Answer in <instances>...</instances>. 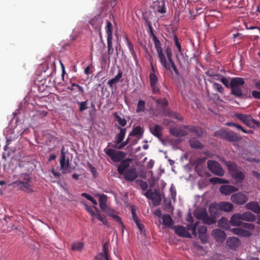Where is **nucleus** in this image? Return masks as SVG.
I'll list each match as a JSON object with an SVG mask.
<instances>
[{"mask_svg":"<svg viewBox=\"0 0 260 260\" xmlns=\"http://www.w3.org/2000/svg\"><path fill=\"white\" fill-rule=\"evenodd\" d=\"M220 80L226 88H231V93L232 95L240 99L247 98L246 93L243 92L242 89V86L245 84L243 78L241 77L232 78L230 83L229 80L223 77H222Z\"/></svg>","mask_w":260,"mask_h":260,"instance_id":"nucleus-1","label":"nucleus"},{"mask_svg":"<svg viewBox=\"0 0 260 260\" xmlns=\"http://www.w3.org/2000/svg\"><path fill=\"white\" fill-rule=\"evenodd\" d=\"M31 177L28 173H22L19 179L13 182V184L18 186L20 190L28 193L34 191L31 185Z\"/></svg>","mask_w":260,"mask_h":260,"instance_id":"nucleus-2","label":"nucleus"},{"mask_svg":"<svg viewBox=\"0 0 260 260\" xmlns=\"http://www.w3.org/2000/svg\"><path fill=\"white\" fill-rule=\"evenodd\" d=\"M225 164L232 178L237 183H241L245 178L244 173L234 162L229 161Z\"/></svg>","mask_w":260,"mask_h":260,"instance_id":"nucleus-3","label":"nucleus"},{"mask_svg":"<svg viewBox=\"0 0 260 260\" xmlns=\"http://www.w3.org/2000/svg\"><path fill=\"white\" fill-rule=\"evenodd\" d=\"M199 222L198 221L195 222L191 227L189 228L192 232L193 236H196L197 235V229H198V233L199 235V238L200 239L203 243H206L208 242V238L207 234V228L205 225H198Z\"/></svg>","mask_w":260,"mask_h":260,"instance_id":"nucleus-4","label":"nucleus"},{"mask_svg":"<svg viewBox=\"0 0 260 260\" xmlns=\"http://www.w3.org/2000/svg\"><path fill=\"white\" fill-rule=\"evenodd\" d=\"M153 41L161 64L166 70H170V66L167 63V58L164 53L160 41L156 36H154Z\"/></svg>","mask_w":260,"mask_h":260,"instance_id":"nucleus-5","label":"nucleus"},{"mask_svg":"<svg viewBox=\"0 0 260 260\" xmlns=\"http://www.w3.org/2000/svg\"><path fill=\"white\" fill-rule=\"evenodd\" d=\"M234 116L249 127H260L259 121L254 119L250 115L236 113Z\"/></svg>","mask_w":260,"mask_h":260,"instance_id":"nucleus-6","label":"nucleus"},{"mask_svg":"<svg viewBox=\"0 0 260 260\" xmlns=\"http://www.w3.org/2000/svg\"><path fill=\"white\" fill-rule=\"evenodd\" d=\"M104 152L115 162L121 161L126 155L124 152L116 150L112 148H105Z\"/></svg>","mask_w":260,"mask_h":260,"instance_id":"nucleus-7","label":"nucleus"},{"mask_svg":"<svg viewBox=\"0 0 260 260\" xmlns=\"http://www.w3.org/2000/svg\"><path fill=\"white\" fill-rule=\"evenodd\" d=\"M207 164L209 170L214 174L219 176H222L224 175V170L216 161L209 160Z\"/></svg>","mask_w":260,"mask_h":260,"instance_id":"nucleus-8","label":"nucleus"},{"mask_svg":"<svg viewBox=\"0 0 260 260\" xmlns=\"http://www.w3.org/2000/svg\"><path fill=\"white\" fill-rule=\"evenodd\" d=\"M64 148L63 147L61 151V158L60 159V168L63 174H67L72 172V169L70 165L69 159H66V154L64 152Z\"/></svg>","mask_w":260,"mask_h":260,"instance_id":"nucleus-9","label":"nucleus"},{"mask_svg":"<svg viewBox=\"0 0 260 260\" xmlns=\"http://www.w3.org/2000/svg\"><path fill=\"white\" fill-rule=\"evenodd\" d=\"M218 204L216 203H211L209 207V224H213L216 222V217L218 216L219 212V208L217 207Z\"/></svg>","mask_w":260,"mask_h":260,"instance_id":"nucleus-10","label":"nucleus"},{"mask_svg":"<svg viewBox=\"0 0 260 260\" xmlns=\"http://www.w3.org/2000/svg\"><path fill=\"white\" fill-rule=\"evenodd\" d=\"M150 84L152 93L158 94L160 92V84L155 74L150 73L149 74Z\"/></svg>","mask_w":260,"mask_h":260,"instance_id":"nucleus-11","label":"nucleus"},{"mask_svg":"<svg viewBox=\"0 0 260 260\" xmlns=\"http://www.w3.org/2000/svg\"><path fill=\"white\" fill-rule=\"evenodd\" d=\"M215 134H219L225 140L230 142H236L239 140L237 134L233 131H220Z\"/></svg>","mask_w":260,"mask_h":260,"instance_id":"nucleus-12","label":"nucleus"},{"mask_svg":"<svg viewBox=\"0 0 260 260\" xmlns=\"http://www.w3.org/2000/svg\"><path fill=\"white\" fill-rule=\"evenodd\" d=\"M124 179L129 182L135 180L138 176V174L136 168L134 166H132L128 169H127L125 173L123 174Z\"/></svg>","mask_w":260,"mask_h":260,"instance_id":"nucleus-13","label":"nucleus"},{"mask_svg":"<svg viewBox=\"0 0 260 260\" xmlns=\"http://www.w3.org/2000/svg\"><path fill=\"white\" fill-rule=\"evenodd\" d=\"M231 200L236 204L243 205L248 201V198L241 192H237L231 196Z\"/></svg>","mask_w":260,"mask_h":260,"instance_id":"nucleus-14","label":"nucleus"},{"mask_svg":"<svg viewBox=\"0 0 260 260\" xmlns=\"http://www.w3.org/2000/svg\"><path fill=\"white\" fill-rule=\"evenodd\" d=\"M165 52L166 53L167 57L168 59V64L170 66V68L172 67L173 70H174L175 73L178 75H179V71L177 69L174 62L173 61L172 56V49L170 47H167L165 49ZM171 71V70H169Z\"/></svg>","mask_w":260,"mask_h":260,"instance_id":"nucleus-15","label":"nucleus"},{"mask_svg":"<svg viewBox=\"0 0 260 260\" xmlns=\"http://www.w3.org/2000/svg\"><path fill=\"white\" fill-rule=\"evenodd\" d=\"M103 252L99 253L95 257V260H110L109 252V244L105 242L103 246Z\"/></svg>","mask_w":260,"mask_h":260,"instance_id":"nucleus-16","label":"nucleus"},{"mask_svg":"<svg viewBox=\"0 0 260 260\" xmlns=\"http://www.w3.org/2000/svg\"><path fill=\"white\" fill-rule=\"evenodd\" d=\"M132 159L131 158L123 159L121 161L120 165L117 167V171L120 175H123L130 165V162H132Z\"/></svg>","mask_w":260,"mask_h":260,"instance_id":"nucleus-17","label":"nucleus"},{"mask_svg":"<svg viewBox=\"0 0 260 260\" xmlns=\"http://www.w3.org/2000/svg\"><path fill=\"white\" fill-rule=\"evenodd\" d=\"M195 216L198 219L203 220V223L206 224H209V216L205 209H202L196 212Z\"/></svg>","mask_w":260,"mask_h":260,"instance_id":"nucleus-18","label":"nucleus"},{"mask_svg":"<svg viewBox=\"0 0 260 260\" xmlns=\"http://www.w3.org/2000/svg\"><path fill=\"white\" fill-rule=\"evenodd\" d=\"M172 229H173L175 233L180 237L191 238L190 234L187 231L185 228L183 226H174Z\"/></svg>","mask_w":260,"mask_h":260,"instance_id":"nucleus-19","label":"nucleus"},{"mask_svg":"<svg viewBox=\"0 0 260 260\" xmlns=\"http://www.w3.org/2000/svg\"><path fill=\"white\" fill-rule=\"evenodd\" d=\"M228 246L232 250H235L240 244V240L235 237H229L226 241Z\"/></svg>","mask_w":260,"mask_h":260,"instance_id":"nucleus-20","label":"nucleus"},{"mask_svg":"<svg viewBox=\"0 0 260 260\" xmlns=\"http://www.w3.org/2000/svg\"><path fill=\"white\" fill-rule=\"evenodd\" d=\"M219 190L221 194L229 195L231 193L237 191L238 188L232 185H223L220 186Z\"/></svg>","mask_w":260,"mask_h":260,"instance_id":"nucleus-21","label":"nucleus"},{"mask_svg":"<svg viewBox=\"0 0 260 260\" xmlns=\"http://www.w3.org/2000/svg\"><path fill=\"white\" fill-rule=\"evenodd\" d=\"M185 127H172L170 128V133L175 137L185 136L187 135V133L185 129Z\"/></svg>","mask_w":260,"mask_h":260,"instance_id":"nucleus-22","label":"nucleus"},{"mask_svg":"<svg viewBox=\"0 0 260 260\" xmlns=\"http://www.w3.org/2000/svg\"><path fill=\"white\" fill-rule=\"evenodd\" d=\"M153 7L159 13L162 14L166 12L165 0H156L154 2Z\"/></svg>","mask_w":260,"mask_h":260,"instance_id":"nucleus-23","label":"nucleus"},{"mask_svg":"<svg viewBox=\"0 0 260 260\" xmlns=\"http://www.w3.org/2000/svg\"><path fill=\"white\" fill-rule=\"evenodd\" d=\"M217 204L219 210L226 212H231L234 208L233 204L229 202L223 201Z\"/></svg>","mask_w":260,"mask_h":260,"instance_id":"nucleus-24","label":"nucleus"},{"mask_svg":"<svg viewBox=\"0 0 260 260\" xmlns=\"http://www.w3.org/2000/svg\"><path fill=\"white\" fill-rule=\"evenodd\" d=\"M212 235L217 241L223 242L226 236L225 232L220 229H215L212 231Z\"/></svg>","mask_w":260,"mask_h":260,"instance_id":"nucleus-25","label":"nucleus"},{"mask_svg":"<svg viewBox=\"0 0 260 260\" xmlns=\"http://www.w3.org/2000/svg\"><path fill=\"white\" fill-rule=\"evenodd\" d=\"M245 208L256 214H260V206L256 202L252 201L246 204Z\"/></svg>","mask_w":260,"mask_h":260,"instance_id":"nucleus-26","label":"nucleus"},{"mask_svg":"<svg viewBox=\"0 0 260 260\" xmlns=\"http://www.w3.org/2000/svg\"><path fill=\"white\" fill-rule=\"evenodd\" d=\"M229 222L233 226L241 225L243 222L241 214L236 213L233 215Z\"/></svg>","mask_w":260,"mask_h":260,"instance_id":"nucleus-27","label":"nucleus"},{"mask_svg":"<svg viewBox=\"0 0 260 260\" xmlns=\"http://www.w3.org/2000/svg\"><path fill=\"white\" fill-rule=\"evenodd\" d=\"M151 133L156 137L160 139L162 137V128L159 125H155L154 126L149 127Z\"/></svg>","mask_w":260,"mask_h":260,"instance_id":"nucleus-28","label":"nucleus"},{"mask_svg":"<svg viewBox=\"0 0 260 260\" xmlns=\"http://www.w3.org/2000/svg\"><path fill=\"white\" fill-rule=\"evenodd\" d=\"M162 224L166 227L173 229L174 221L170 215L167 214L163 215L162 216Z\"/></svg>","mask_w":260,"mask_h":260,"instance_id":"nucleus-29","label":"nucleus"},{"mask_svg":"<svg viewBox=\"0 0 260 260\" xmlns=\"http://www.w3.org/2000/svg\"><path fill=\"white\" fill-rule=\"evenodd\" d=\"M150 199L152 200L153 204L154 206H158L161 202V197L159 192L155 191L151 192Z\"/></svg>","mask_w":260,"mask_h":260,"instance_id":"nucleus-30","label":"nucleus"},{"mask_svg":"<svg viewBox=\"0 0 260 260\" xmlns=\"http://www.w3.org/2000/svg\"><path fill=\"white\" fill-rule=\"evenodd\" d=\"M107 215L113 217L116 221L123 225L121 218L119 216L115 214V211L109 207V208L104 212Z\"/></svg>","mask_w":260,"mask_h":260,"instance_id":"nucleus-31","label":"nucleus"},{"mask_svg":"<svg viewBox=\"0 0 260 260\" xmlns=\"http://www.w3.org/2000/svg\"><path fill=\"white\" fill-rule=\"evenodd\" d=\"M242 220L253 222L255 220L256 218L254 214L249 212H245L241 214Z\"/></svg>","mask_w":260,"mask_h":260,"instance_id":"nucleus-32","label":"nucleus"},{"mask_svg":"<svg viewBox=\"0 0 260 260\" xmlns=\"http://www.w3.org/2000/svg\"><path fill=\"white\" fill-rule=\"evenodd\" d=\"M117 128L120 129V133L116 136L115 139L116 144H119L124 138L126 129L121 128L120 126H118Z\"/></svg>","mask_w":260,"mask_h":260,"instance_id":"nucleus-33","label":"nucleus"},{"mask_svg":"<svg viewBox=\"0 0 260 260\" xmlns=\"http://www.w3.org/2000/svg\"><path fill=\"white\" fill-rule=\"evenodd\" d=\"M189 144L191 148L196 149L202 148L204 146L201 142L195 138H192L189 140Z\"/></svg>","mask_w":260,"mask_h":260,"instance_id":"nucleus-34","label":"nucleus"},{"mask_svg":"<svg viewBox=\"0 0 260 260\" xmlns=\"http://www.w3.org/2000/svg\"><path fill=\"white\" fill-rule=\"evenodd\" d=\"M232 232L235 234L241 236H249L250 234L249 232L244 230L241 228H234L231 230Z\"/></svg>","mask_w":260,"mask_h":260,"instance_id":"nucleus-35","label":"nucleus"},{"mask_svg":"<svg viewBox=\"0 0 260 260\" xmlns=\"http://www.w3.org/2000/svg\"><path fill=\"white\" fill-rule=\"evenodd\" d=\"M162 115L165 116H169V117H173L176 119H178V120H182L183 119L182 117L178 113L173 112V111H170L169 110H167L165 111L162 113Z\"/></svg>","mask_w":260,"mask_h":260,"instance_id":"nucleus-36","label":"nucleus"},{"mask_svg":"<svg viewBox=\"0 0 260 260\" xmlns=\"http://www.w3.org/2000/svg\"><path fill=\"white\" fill-rule=\"evenodd\" d=\"M107 35V40L113 39V28L111 22L108 20L107 21V25L105 27Z\"/></svg>","mask_w":260,"mask_h":260,"instance_id":"nucleus-37","label":"nucleus"},{"mask_svg":"<svg viewBox=\"0 0 260 260\" xmlns=\"http://www.w3.org/2000/svg\"><path fill=\"white\" fill-rule=\"evenodd\" d=\"M122 73L121 71H119L117 75L113 78L109 80L108 81V85L111 88H113V85L119 81V79L122 77Z\"/></svg>","mask_w":260,"mask_h":260,"instance_id":"nucleus-38","label":"nucleus"},{"mask_svg":"<svg viewBox=\"0 0 260 260\" xmlns=\"http://www.w3.org/2000/svg\"><path fill=\"white\" fill-rule=\"evenodd\" d=\"M218 225L224 229L228 230L229 228L228 220L224 217H222L218 221Z\"/></svg>","mask_w":260,"mask_h":260,"instance_id":"nucleus-39","label":"nucleus"},{"mask_svg":"<svg viewBox=\"0 0 260 260\" xmlns=\"http://www.w3.org/2000/svg\"><path fill=\"white\" fill-rule=\"evenodd\" d=\"M143 132V128L140 126H137L133 128V131L130 133L129 135L132 136L142 135Z\"/></svg>","mask_w":260,"mask_h":260,"instance_id":"nucleus-40","label":"nucleus"},{"mask_svg":"<svg viewBox=\"0 0 260 260\" xmlns=\"http://www.w3.org/2000/svg\"><path fill=\"white\" fill-rule=\"evenodd\" d=\"M88 100L83 101V102H79L77 101V104L79 106V111L80 112H82L88 109Z\"/></svg>","mask_w":260,"mask_h":260,"instance_id":"nucleus-41","label":"nucleus"},{"mask_svg":"<svg viewBox=\"0 0 260 260\" xmlns=\"http://www.w3.org/2000/svg\"><path fill=\"white\" fill-rule=\"evenodd\" d=\"M210 181L213 184H224L229 183L226 180L218 177L211 178L210 179Z\"/></svg>","mask_w":260,"mask_h":260,"instance_id":"nucleus-42","label":"nucleus"},{"mask_svg":"<svg viewBox=\"0 0 260 260\" xmlns=\"http://www.w3.org/2000/svg\"><path fill=\"white\" fill-rule=\"evenodd\" d=\"M173 38H174L175 46L176 47L178 53H180L181 55H182V52L181 45L179 41V39L178 38L177 35H174Z\"/></svg>","mask_w":260,"mask_h":260,"instance_id":"nucleus-43","label":"nucleus"},{"mask_svg":"<svg viewBox=\"0 0 260 260\" xmlns=\"http://www.w3.org/2000/svg\"><path fill=\"white\" fill-rule=\"evenodd\" d=\"M126 43H127V47L129 49V50L132 56L133 57V58H134L135 60H136L137 57V55H136V54L135 51L134 50L133 44L127 39H126Z\"/></svg>","mask_w":260,"mask_h":260,"instance_id":"nucleus-44","label":"nucleus"},{"mask_svg":"<svg viewBox=\"0 0 260 260\" xmlns=\"http://www.w3.org/2000/svg\"><path fill=\"white\" fill-rule=\"evenodd\" d=\"M84 244L82 242L74 243L72 245V250L73 251H81L83 248Z\"/></svg>","mask_w":260,"mask_h":260,"instance_id":"nucleus-45","label":"nucleus"},{"mask_svg":"<svg viewBox=\"0 0 260 260\" xmlns=\"http://www.w3.org/2000/svg\"><path fill=\"white\" fill-rule=\"evenodd\" d=\"M145 109V103L143 100H139L136 109L137 112H144Z\"/></svg>","mask_w":260,"mask_h":260,"instance_id":"nucleus-46","label":"nucleus"},{"mask_svg":"<svg viewBox=\"0 0 260 260\" xmlns=\"http://www.w3.org/2000/svg\"><path fill=\"white\" fill-rule=\"evenodd\" d=\"M156 104L157 106L165 109L168 106V102L166 99H158L156 101Z\"/></svg>","mask_w":260,"mask_h":260,"instance_id":"nucleus-47","label":"nucleus"},{"mask_svg":"<svg viewBox=\"0 0 260 260\" xmlns=\"http://www.w3.org/2000/svg\"><path fill=\"white\" fill-rule=\"evenodd\" d=\"M136 183L140 186L141 188L144 191L146 190L148 188L147 183L142 180H137Z\"/></svg>","mask_w":260,"mask_h":260,"instance_id":"nucleus-48","label":"nucleus"},{"mask_svg":"<svg viewBox=\"0 0 260 260\" xmlns=\"http://www.w3.org/2000/svg\"><path fill=\"white\" fill-rule=\"evenodd\" d=\"M114 117L116 120L118 121L119 124L121 126H124L126 124V121L124 118H122L120 116H119L116 113L114 114Z\"/></svg>","mask_w":260,"mask_h":260,"instance_id":"nucleus-49","label":"nucleus"},{"mask_svg":"<svg viewBox=\"0 0 260 260\" xmlns=\"http://www.w3.org/2000/svg\"><path fill=\"white\" fill-rule=\"evenodd\" d=\"M74 87H77L78 90L80 91L82 93H83L84 92V90L83 87L74 83H72L71 86L70 87H68V89L70 90H74Z\"/></svg>","mask_w":260,"mask_h":260,"instance_id":"nucleus-50","label":"nucleus"},{"mask_svg":"<svg viewBox=\"0 0 260 260\" xmlns=\"http://www.w3.org/2000/svg\"><path fill=\"white\" fill-rule=\"evenodd\" d=\"M213 88L220 93L222 94L224 92V88L219 83H214L213 84Z\"/></svg>","mask_w":260,"mask_h":260,"instance_id":"nucleus-51","label":"nucleus"},{"mask_svg":"<svg viewBox=\"0 0 260 260\" xmlns=\"http://www.w3.org/2000/svg\"><path fill=\"white\" fill-rule=\"evenodd\" d=\"M128 142H129V139L127 138L125 141L123 142L120 145H118V144H116L115 145H112V146L113 148L121 149H122L123 148H124L128 143Z\"/></svg>","mask_w":260,"mask_h":260,"instance_id":"nucleus-52","label":"nucleus"},{"mask_svg":"<svg viewBox=\"0 0 260 260\" xmlns=\"http://www.w3.org/2000/svg\"><path fill=\"white\" fill-rule=\"evenodd\" d=\"M112 40V39L107 40L108 53L109 55H111L113 52Z\"/></svg>","mask_w":260,"mask_h":260,"instance_id":"nucleus-53","label":"nucleus"},{"mask_svg":"<svg viewBox=\"0 0 260 260\" xmlns=\"http://www.w3.org/2000/svg\"><path fill=\"white\" fill-rule=\"evenodd\" d=\"M243 228L245 229H247L250 230H254L255 226L252 223H243L242 222L241 225Z\"/></svg>","mask_w":260,"mask_h":260,"instance_id":"nucleus-54","label":"nucleus"},{"mask_svg":"<svg viewBox=\"0 0 260 260\" xmlns=\"http://www.w3.org/2000/svg\"><path fill=\"white\" fill-rule=\"evenodd\" d=\"M99 197V204L101 203H106L107 201V196L104 194H101V195H98Z\"/></svg>","mask_w":260,"mask_h":260,"instance_id":"nucleus-55","label":"nucleus"},{"mask_svg":"<svg viewBox=\"0 0 260 260\" xmlns=\"http://www.w3.org/2000/svg\"><path fill=\"white\" fill-rule=\"evenodd\" d=\"M194 134L198 137H202L204 134V131L202 128L197 127Z\"/></svg>","mask_w":260,"mask_h":260,"instance_id":"nucleus-56","label":"nucleus"},{"mask_svg":"<svg viewBox=\"0 0 260 260\" xmlns=\"http://www.w3.org/2000/svg\"><path fill=\"white\" fill-rule=\"evenodd\" d=\"M97 219L102 221L104 225H108V221H107L105 216L103 217L100 214H98Z\"/></svg>","mask_w":260,"mask_h":260,"instance_id":"nucleus-57","label":"nucleus"},{"mask_svg":"<svg viewBox=\"0 0 260 260\" xmlns=\"http://www.w3.org/2000/svg\"><path fill=\"white\" fill-rule=\"evenodd\" d=\"M135 223L137 225V228L139 229L140 231L142 233L144 229V225L140 222V220L139 219L137 221H135Z\"/></svg>","mask_w":260,"mask_h":260,"instance_id":"nucleus-58","label":"nucleus"},{"mask_svg":"<svg viewBox=\"0 0 260 260\" xmlns=\"http://www.w3.org/2000/svg\"><path fill=\"white\" fill-rule=\"evenodd\" d=\"M206 75L208 76L212 77L213 79L220 80V78L221 77V75L220 74H210L209 72H207Z\"/></svg>","mask_w":260,"mask_h":260,"instance_id":"nucleus-59","label":"nucleus"},{"mask_svg":"<svg viewBox=\"0 0 260 260\" xmlns=\"http://www.w3.org/2000/svg\"><path fill=\"white\" fill-rule=\"evenodd\" d=\"M237 129L241 131L242 132L245 134L252 133L253 132L251 130L247 131L244 129L242 126L240 125L237 124L235 127Z\"/></svg>","mask_w":260,"mask_h":260,"instance_id":"nucleus-60","label":"nucleus"},{"mask_svg":"<svg viewBox=\"0 0 260 260\" xmlns=\"http://www.w3.org/2000/svg\"><path fill=\"white\" fill-rule=\"evenodd\" d=\"M93 208L95 209V211H92V212L90 213V215H91V217H96L97 218V214H100L99 209L95 206H93Z\"/></svg>","mask_w":260,"mask_h":260,"instance_id":"nucleus-61","label":"nucleus"},{"mask_svg":"<svg viewBox=\"0 0 260 260\" xmlns=\"http://www.w3.org/2000/svg\"><path fill=\"white\" fill-rule=\"evenodd\" d=\"M132 218H133V219L134 222L135 221H137V220L140 219L137 216L136 211H135V210L134 209V208L133 207L132 208Z\"/></svg>","mask_w":260,"mask_h":260,"instance_id":"nucleus-62","label":"nucleus"},{"mask_svg":"<svg viewBox=\"0 0 260 260\" xmlns=\"http://www.w3.org/2000/svg\"><path fill=\"white\" fill-rule=\"evenodd\" d=\"M251 94H252V96L254 98L260 100V92L259 91H258L256 90H254V91H252Z\"/></svg>","mask_w":260,"mask_h":260,"instance_id":"nucleus-63","label":"nucleus"},{"mask_svg":"<svg viewBox=\"0 0 260 260\" xmlns=\"http://www.w3.org/2000/svg\"><path fill=\"white\" fill-rule=\"evenodd\" d=\"M100 207L101 209L103 211L105 212L106 210H107L109 206L107 205V203H101L99 204Z\"/></svg>","mask_w":260,"mask_h":260,"instance_id":"nucleus-64","label":"nucleus"}]
</instances>
